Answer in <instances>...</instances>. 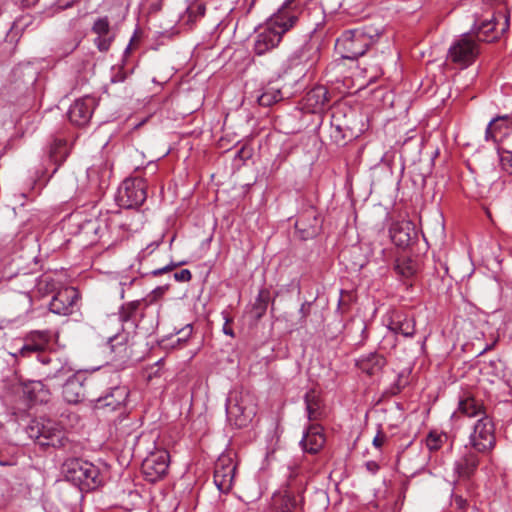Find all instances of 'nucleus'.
I'll return each instance as SVG.
<instances>
[{
	"instance_id": "45",
	"label": "nucleus",
	"mask_w": 512,
	"mask_h": 512,
	"mask_svg": "<svg viewBox=\"0 0 512 512\" xmlns=\"http://www.w3.org/2000/svg\"><path fill=\"white\" fill-rule=\"evenodd\" d=\"M365 467L372 474H376L380 468L379 464L375 461H367Z\"/></svg>"
},
{
	"instance_id": "26",
	"label": "nucleus",
	"mask_w": 512,
	"mask_h": 512,
	"mask_svg": "<svg viewBox=\"0 0 512 512\" xmlns=\"http://www.w3.org/2000/svg\"><path fill=\"white\" fill-rule=\"evenodd\" d=\"M512 125V119L509 115L497 116L493 118L486 128V139L496 140L498 134L504 135L506 130Z\"/></svg>"
},
{
	"instance_id": "39",
	"label": "nucleus",
	"mask_w": 512,
	"mask_h": 512,
	"mask_svg": "<svg viewBox=\"0 0 512 512\" xmlns=\"http://www.w3.org/2000/svg\"><path fill=\"white\" fill-rule=\"evenodd\" d=\"M500 164L503 171L512 175V152L504 151L500 155Z\"/></svg>"
},
{
	"instance_id": "40",
	"label": "nucleus",
	"mask_w": 512,
	"mask_h": 512,
	"mask_svg": "<svg viewBox=\"0 0 512 512\" xmlns=\"http://www.w3.org/2000/svg\"><path fill=\"white\" fill-rule=\"evenodd\" d=\"M192 332H193V327L191 324H187L186 326H184L183 328H181L177 334L181 335L179 338H177V343L178 344H183V343H186V341L188 340V338L192 335Z\"/></svg>"
},
{
	"instance_id": "41",
	"label": "nucleus",
	"mask_w": 512,
	"mask_h": 512,
	"mask_svg": "<svg viewBox=\"0 0 512 512\" xmlns=\"http://www.w3.org/2000/svg\"><path fill=\"white\" fill-rule=\"evenodd\" d=\"M173 277L177 282H188L191 280L192 274L190 270L182 269L178 272H175Z\"/></svg>"
},
{
	"instance_id": "47",
	"label": "nucleus",
	"mask_w": 512,
	"mask_h": 512,
	"mask_svg": "<svg viewBox=\"0 0 512 512\" xmlns=\"http://www.w3.org/2000/svg\"><path fill=\"white\" fill-rule=\"evenodd\" d=\"M96 226V221H93V220H87L82 228L83 229H93L95 233H97V228L95 227Z\"/></svg>"
},
{
	"instance_id": "48",
	"label": "nucleus",
	"mask_w": 512,
	"mask_h": 512,
	"mask_svg": "<svg viewBox=\"0 0 512 512\" xmlns=\"http://www.w3.org/2000/svg\"><path fill=\"white\" fill-rule=\"evenodd\" d=\"M455 504L458 508L460 509H464L465 506H466V500L463 499L461 496H456L455 497Z\"/></svg>"
},
{
	"instance_id": "28",
	"label": "nucleus",
	"mask_w": 512,
	"mask_h": 512,
	"mask_svg": "<svg viewBox=\"0 0 512 512\" xmlns=\"http://www.w3.org/2000/svg\"><path fill=\"white\" fill-rule=\"evenodd\" d=\"M106 347L111 353L118 357H123L127 351L128 334L125 332H116L115 334L107 336Z\"/></svg>"
},
{
	"instance_id": "9",
	"label": "nucleus",
	"mask_w": 512,
	"mask_h": 512,
	"mask_svg": "<svg viewBox=\"0 0 512 512\" xmlns=\"http://www.w3.org/2000/svg\"><path fill=\"white\" fill-rule=\"evenodd\" d=\"M94 384V378H87L85 375L80 373L73 374L63 385V398L70 404L80 403L86 397L87 387H91Z\"/></svg>"
},
{
	"instance_id": "58",
	"label": "nucleus",
	"mask_w": 512,
	"mask_h": 512,
	"mask_svg": "<svg viewBox=\"0 0 512 512\" xmlns=\"http://www.w3.org/2000/svg\"><path fill=\"white\" fill-rule=\"evenodd\" d=\"M300 311L303 313L304 312V305H302Z\"/></svg>"
},
{
	"instance_id": "4",
	"label": "nucleus",
	"mask_w": 512,
	"mask_h": 512,
	"mask_svg": "<svg viewBox=\"0 0 512 512\" xmlns=\"http://www.w3.org/2000/svg\"><path fill=\"white\" fill-rule=\"evenodd\" d=\"M28 436L41 446L61 448L68 439L62 427L51 419L38 418L32 420L26 428Z\"/></svg>"
},
{
	"instance_id": "12",
	"label": "nucleus",
	"mask_w": 512,
	"mask_h": 512,
	"mask_svg": "<svg viewBox=\"0 0 512 512\" xmlns=\"http://www.w3.org/2000/svg\"><path fill=\"white\" fill-rule=\"evenodd\" d=\"M97 106V101L92 96H85L74 101L68 110L70 122L76 126H86Z\"/></svg>"
},
{
	"instance_id": "22",
	"label": "nucleus",
	"mask_w": 512,
	"mask_h": 512,
	"mask_svg": "<svg viewBox=\"0 0 512 512\" xmlns=\"http://www.w3.org/2000/svg\"><path fill=\"white\" fill-rule=\"evenodd\" d=\"M387 328L394 334L412 337L415 333V321L406 315L396 313L390 318Z\"/></svg>"
},
{
	"instance_id": "49",
	"label": "nucleus",
	"mask_w": 512,
	"mask_h": 512,
	"mask_svg": "<svg viewBox=\"0 0 512 512\" xmlns=\"http://www.w3.org/2000/svg\"><path fill=\"white\" fill-rule=\"evenodd\" d=\"M502 17L504 19V22L502 23L501 27V34L504 33L509 27V18L505 15H503Z\"/></svg>"
},
{
	"instance_id": "8",
	"label": "nucleus",
	"mask_w": 512,
	"mask_h": 512,
	"mask_svg": "<svg viewBox=\"0 0 512 512\" xmlns=\"http://www.w3.org/2000/svg\"><path fill=\"white\" fill-rule=\"evenodd\" d=\"M226 414L228 421L237 428L248 425L255 415V410L247 403V396L241 392H231L226 400Z\"/></svg>"
},
{
	"instance_id": "21",
	"label": "nucleus",
	"mask_w": 512,
	"mask_h": 512,
	"mask_svg": "<svg viewBox=\"0 0 512 512\" xmlns=\"http://www.w3.org/2000/svg\"><path fill=\"white\" fill-rule=\"evenodd\" d=\"M304 403L309 421H320L326 416L325 406L319 393L311 389L305 393Z\"/></svg>"
},
{
	"instance_id": "25",
	"label": "nucleus",
	"mask_w": 512,
	"mask_h": 512,
	"mask_svg": "<svg viewBox=\"0 0 512 512\" xmlns=\"http://www.w3.org/2000/svg\"><path fill=\"white\" fill-rule=\"evenodd\" d=\"M392 241L398 246H406L414 234V226L409 221L397 222L390 228Z\"/></svg>"
},
{
	"instance_id": "16",
	"label": "nucleus",
	"mask_w": 512,
	"mask_h": 512,
	"mask_svg": "<svg viewBox=\"0 0 512 512\" xmlns=\"http://www.w3.org/2000/svg\"><path fill=\"white\" fill-rule=\"evenodd\" d=\"M326 438L320 424H310L300 441L304 452L317 454L323 448Z\"/></svg>"
},
{
	"instance_id": "17",
	"label": "nucleus",
	"mask_w": 512,
	"mask_h": 512,
	"mask_svg": "<svg viewBox=\"0 0 512 512\" xmlns=\"http://www.w3.org/2000/svg\"><path fill=\"white\" fill-rule=\"evenodd\" d=\"M318 49L309 41L295 49L288 57L289 68L298 66H312L318 57Z\"/></svg>"
},
{
	"instance_id": "38",
	"label": "nucleus",
	"mask_w": 512,
	"mask_h": 512,
	"mask_svg": "<svg viewBox=\"0 0 512 512\" xmlns=\"http://www.w3.org/2000/svg\"><path fill=\"white\" fill-rule=\"evenodd\" d=\"M343 0H319L325 13H334L342 6Z\"/></svg>"
},
{
	"instance_id": "20",
	"label": "nucleus",
	"mask_w": 512,
	"mask_h": 512,
	"mask_svg": "<svg viewBox=\"0 0 512 512\" xmlns=\"http://www.w3.org/2000/svg\"><path fill=\"white\" fill-rule=\"evenodd\" d=\"M49 340L48 334L46 332H35L31 335L28 342L20 349L19 353L23 357L30 356L31 353L41 352L45 346L47 345ZM38 359L46 364L50 362V358L43 355H38Z\"/></svg>"
},
{
	"instance_id": "52",
	"label": "nucleus",
	"mask_w": 512,
	"mask_h": 512,
	"mask_svg": "<svg viewBox=\"0 0 512 512\" xmlns=\"http://www.w3.org/2000/svg\"><path fill=\"white\" fill-rule=\"evenodd\" d=\"M223 332L226 334V335H230V336H233L234 333H233V330L229 327H227V325H225L223 327Z\"/></svg>"
},
{
	"instance_id": "18",
	"label": "nucleus",
	"mask_w": 512,
	"mask_h": 512,
	"mask_svg": "<svg viewBox=\"0 0 512 512\" xmlns=\"http://www.w3.org/2000/svg\"><path fill=\"white\" fill-rule=\"evenodd\" d=\"M92 32L97 35L94 44L101 52L109 50L114 40V33L111 31L108 17H100L95 20L92 26Z\"/></svg>"
},
{
	"instance_id": "13",
	"label": "nucleus",
	"mask_w": 512,
	"mask_h": 512,
	"mask_svg": "<svg viewBox=\"0 0 512 512\" xmlns=\"http://www.w3.org/2000/svg\"><path fill=\"white\" fill-rule=\"evenodd\" d=\"M236 472V465L231 458L221 456L215 464L214 483L222 493L231 490Z\"/></svg>"
},
{
	"instance_id": "53",
	"label": "nucleus",
	"mask_w": 512,
	"mask_h": 512,
	"mask_svg": "<svg viewBox=\"0 0 512 512\" xmlns=\"http://www.w3.org/2000/svg\"><path fill=\"white\" fill-rule=\"evenodd\" d=\"M118 319H119V317H118V318H115V317H114V318H108L106 322H107L108 324H111V323H117V325H120V322H121V321H119Z\"/></svg>"
},
{
	"instance_id": "29",
	"label": "nucleus",
	"mask_w": 512,
	"mask_h": 512,
	"mask_svg": "<svg viewBox=\"0 0 512 512\" xmlns=\"http://www.w3.org/2000/svg\"><path fill=\"white\" fill-rule=\"evenodd\" d=\"M496 31V22L495 18L492 17L490 20H484L479 25L475 24L473 32L476 34L477 38L481 41L490 42L499 37V34H492Z\"/></svg>"
},
{
	"instance_id": "35",
	"label": "nucleus",
	"mask_w": 512,
	"mask_h": 512,
	"mask_svg": "<svg viewBox=\"0 0 512 512\" xmlns=\"http://www.w3.org/2000/svg\"><path fill=\"white\" fill-rule=\"evenodd\" d=\"M269 292L265 290H261L255 299V302L252 307V311L257 318H260L264 315L267 310L269 303Z\"/></svg>"
},
{
	"instance_id": "50",
	"label": "nucleus",
	"mask_w": 512,
	"mask_h": 512,
	"mask_svg": "<svg viewBox=\"0 0 512 512\" xmlns=\"http://www.w3.org/2000/svg\"><path fill=\"white\" fill-rule=\"evenodd\" d=\"M98 170L95 167H91L87 170V176L88 178H92L97 174Z\"/></svg>"
},
{
	"instance_id": "31",
	"label": "nucleus",
	"mask_w": 512,
	"mask_h": 512,
	"mask_svg": "<svg viewBox=\"0 0 512 512\" xmlns=\"http://www.w3.org/2000/svg\"><path fill=\"white\" fill-rule=\"evenodd\" d=\"M417 263L407 257L397 258L394 265V270L402 278H411L417 272Z\"/></svg>"
},
{
	"instance_id": "36",
	"label": "nucleus",
	"mask_w": 512,
	"mask_h": 512,
	"mask_svg": "<svg viewBox=\"0 0 512 512\" xmlns=\"http://www.w3.org/2000/svg\"><path fill=\"white\" fill-rule=\"evenodd\" d=\"M138 307H139V302L138 301H132V302H129L125 305H123L119 311V321H121V323H128L130 322L131 320H133L137 310H138Z\"/></svg>"
},
{
	"instance_id": "27",
	"label": "nucleus",
	"mask_w": 512,
	"mask_h": 512,
	"mask_svg": "<svg viewBox=\"0 0 512 512\" xmlns=\"http://www.w3.org/2000/svg\"><path fill=\"white\" fill-rule=\"evenodd\" d=\"M283 99L281 88L274 83H269L262 88L261 94L257 97L259 105L269 107Z\"/></svg>"
},
{
	"instance_id": "23",
	"label": "nucleus",
	"mask_w": 512,
	"mask_h": 512,
	"mask_svg": "<svg viewBox=\"0 0 512 512\" xmlns=\"http://www.w3.org/2000/svg\"><path fill=\"white\" fill-rule=\"evenodd\" d=\"M356 365L358 368L366 373L367 375H376L386 365V359L378 353H370L368 355L361 356Z\"/></svg>"
},
{
	"instance_id": "10",
	"label": "nucleus",
	"mask_w": 512,
	"mask_h": 512,
	"mask_svg": "<svg viewBox=\"0 0 512 512\" xmlns=\"http://www.w3.org/2000/svg\"><path fill=\"white\" fill-rule=\"evenodd\" d=\"M169 453L166 450H159L150 453L142 462V472L149 482H156L168 471Z\"/></svg>"
},
{
	"instance_id": "1",
	"label": "nucleus",
	"mask_w": 512,
	"mask_h": 512,
	"mask_svg": "<svg viewBox=\"0 0 512 512\" xmlns=\"http://www.w3.org/2000/svg\"><path fill=\"white\" fill-rule=\"evenodd\" d=\"M303 12L302 0H285L267 21L266 26L257 33L254 41V52L264 55L281 42L282 36L299 20Z\"/></svg>"
},
{
	"instance_id": "44",
	"label": "nucleus",
	"mask_w": 512,
	"mask_h": 512,
	"mask_svg": "<svg viewBox=\"0 0 512 512\" xmlns=\"http://www.w3.org/2000/svg\"><path fill=\"white\" fill-rule=\"evenodd\" d=\"M385 440H386V435L383 434L382 432H378L377 435L373 439V445L376 448H380L384 444Z\"/></svg>"
},
{
	"instance_id": "46",
	"label": "nucleus",
	"mask_w": 512,
	"mask_h": 512,
	"mask_svg": "<svg viewBox=\"0 0 512 512\" xmlns=\"http://www.w3.org/2000/svg\"><path fill=\"white\" fill-rule=\"evenodd\" d=\"M17 4L22 6L23 8H29L34 6L38 0H14Z\"/></svg>"
},
{
	"instance_id": "14",
	"label": "nucleus",
	"mask_w": 512,
	"mask_h": 512,
	"mask_svg": "<svg viewBox=\"0 0 512 512\" xmlns=\"http://www.w3.org/2000/svg\"><path fill=\"white\" fill-rule=\"evenodd\" d=\"M127 397L128 390L125 386H114L92 401L94 402L95 409L114 411L125 403Z\"/></svg>"
},
{
	"instance_id": "11",
	"label": "nucleus",
	"mask_w": 512,
	"mask_h": 512,
	"mask_svg": "<svg viewBox=\"0 0 512 512\" xmlns=\"http://www.w3.org/2000/svg\"><path fill=\"white\" fill-rule=\"evenodd\" d=\"M322 228V220L315 207L304 210L295 222V229L302 240L316 237Z\"/></svg>"
},
{
	"instance_id": "32",
	"label": "nucleus",
	"mask_w": 512,
	"mask_h": 512,
	"mask_svg": "<svg viewBox=\"0 0 512 512\" xmlns=\"http://www.w3.org/2000/svg\"><path fill=\"white\" fill-rule=\"evenodd\" d=\"M69 155L68 143L64 139H55L50 148V158L53 162L61 164Z\"/></svg>"
},
{
	"instance_id": "3",
	"label": "nucleus",
	"mask_w": 512,
	"mask_h": 512,
	"mask_svg": "<svg viewBox=\"0 0 512 512\" xmlns=\"http://www.w3.org/2000/svg\"><path fill=\"white\" fill-rule=\"evenodd\" d=\"M62 473L68 482L80 491L89 492L102 484L100 471L93 463L79 458H69L62 465Z\"/></svg>"
},
{
	"instance_id": "54",
	"label": "nucleus",
	"mask_w": 512,
	"mask_h": 512,
	"mask_svg": "<svg viewBox=\"0 0 512 512\" xmlns=\"http://www.w3.org/2000/svg\"><path fill=\"white\" fill-rule=\"evenodd\" d=\"M42 387H43V384L41 382H34L32 390L35 391L37 389H42Z\"/></svg>"
},
{
	"instance_id": "37",
	"label": "nucleus",
	"mask_w": 512,
	"mask_h": 512,
	"mask_svg": "<svg viewBox=\"0 0 512 512\" xmlns=\"http://www.w3.org/2000/svg\"><path fill=\"white\" fill-rule=\"evenodd\" d=\"M446 439H447L446 434L430 432L426 438V446L430 451H437L442 447L443 442Z\"/></svg>"
},
{
	"instance_id": "5",
	"label": "nucleus",
	"mask_w": 512,
	"mask_h": 512,
	"mask_svg": "<svg viewBox=\"0 0 512 512\" xmlns=\"http://www.w3.org/2000/svg\"><path fill=\"white\" fill-rule=\"evenodd\" d=\"M480 49L474 36L470 33H464L455 39L448 50V60L459 68H467L474 63L479 55Z\"/></svg>"
},
{
	"instance_id": "56",
	"label": "nucleus",
	"mask_w": 512,
	"mask_h": 512,
	"mask_svg": "<svg viewBox=\"0 0 512 512\" xmlns=\"http://www.w3.org/2000/svg\"><path fill=\"white\" fill-rule=\"evenodd\" d=\"M0 465L7 466V465H9V463L0 459Z\"/></svg>"
},
{
	"instance_id": "15",
	"label": "nucleus",
	"mask_w": 512,
	"mask_h": 512,
	"mask_svg": "<svg viewBox=\"0 0 512 512\" xmlns=\"http://www.w3.org/2000/svg\"><path fill=\"white\" fill-rule=\"evenodd\" d=\"M78 299V292L73 287H66L59 290L53 296L49 304V309L57 315H69L73 311V306Z\"/></svg>"
},
{
	"instance_id": "33",
	"label": "nucleus",
	"mask_w": 512,
	"mask_h": 512,
	"mask_svg": "<svg viewBox=\"0 0 512 512\" xmlns=\"http://www.w3.org/2000/svg\"><path fill=\"white\" fill-rule=\"evenodd\" d=\"M327 94L328 92L325 87H316L308 92L307 101L314 108H323L329 102Z\"/></svg>"
},
{
	"instance_id": "30",
	"label": "nucleus",
	"mask_w": 512,
	"mask_h": 512,
	"mask_svg": "<svg viewBox=\"0 0 512 512\" xmlns=\"http://www.w3.org/2000/svg\"><path fill=\"white\" fill-rule=\"evenodd\" d=\"M206 6L203 2L197 0L191 3L187 9L185 15L182 17V21L192 27L200 18L205 15Z\"/></svg>"
},
{
	"instance_id": "51",
	"label": "nucleus",
	"mask_w": 512,
	"mask_h": 512,
	"mask_svg": "<svg viewBox=\"0 0 512 512\" xmlns=\"http://www.w3.org/2000/svg\"><path fill=\"white\" fill-rule=\"evenodd\" d=\"M124 79H125V76H124L123 74H121V75H116V76L112 77V78H111V81H112L113 83H115V82H121V81H123Z\"/></svg>"
},
{
	"instance_id": "7",
	"label": "nucleus",
	"mask_w": 512,
	"mask_h": 512,
	"mask_svg": "<svg viewBox=\"0 0 512 512\" xmlns=\"http://www.w3.org/2000/svg\"><path fill=\"white\" fill-rule=\"evenodd\" d=\"M495 443L494 423L487 414H483L473 425L469 435V446L477 453L487 454L494 448Z\"/></svg>"
},
{
	"instance_id": "19",
	"label": "nucleus",
	"mask_w": 512,
	"mask_h": 512,
	"mask_svg": "<svg viewBox=\"0 0 512 512\" xmlns=\"http://www.w3.org/2000/svg\"><path fill=\"white\" fill-rule=\"evenodd\" d=\"M478 454L475 450H469L455 462L454 471L458 477L468 479L475 473L480 463Z\"/></svg>"
},
{
	"instance_id": "34",
	"label": "nucleus",
	"mask_w": 512,
	"mask_h": 512,
	"mask_svg": "<svg viewBox=\"0 0 512 512\" xmlns=\"http://www.w3.org/2000/svg\"><path fill=\"white\" fill-rule=\"evenodd\" d=\"M297 476L296 468H291L290 474H289V488L292 490L293 483L292 478ZM282 501V507L281 512H292L294 509H296L298 502L295 499V497L292 495V491L287 492L284 496L281 497Z\"/></svg>"
},
{
	"instance_id": "2",
	"label": "nucleus",
	"mask_w": 512,
	"mask_h": 512,
	"mask_svg": "<svg viewBox=\"0 0 512 512\" xmlns=\"http://www.w3.org/2000/svg\"><path fill=\"white\" fill-rule=\"evenodd\" d=\"M379 36V30L372 26L346 30L337 39L336 47L344 59L355 60L363 56Z\"/></svg>"
},
{
	"instance_id": "6",
	"label": "nucleus",
	"mask_w": 512,
	"mask_h": 512,
	"mask_svg": "<svg viewBox=\"0 0 512 512\" xmlns=\"http://www.w3.org/2000/svg\"><path fill=\"white\" fill-rule=\"evenodd\" d=\"M147 198V183L141 177L127 178L118 188L116 201L119 207L138 208Z\"/></svg>"
},
{
	"instance_id": "24",
	"label": "nucleus",
	"mask_w": 512,
	"mask_h": 512,
	"mask_svg": "<svg viewBox=\"0 0 512 512\" xmlns=\"http://www.w3.org/2000/svg\"><path fill=\"white\" fill-rule=\"evenodd\" d=\"M458 411L468 417H482L487 414L482 401L470 394H464L459 399Z\"/></svg>"
},
{
	"instance_id": "55",
	"label": "nucleus",
	"mask_w": 512,
	"mask_h": 512,
	"mask_svg": "<svg viewBox=\"0 0 512 512\" xmlns=\"http://www.w3.org/2000/svg\"><path fill=\"white\" fill-rule=\"evenodd\" d=\"M63 370H64V368H63V367H61L60 369H58V370H57V372H56L55 374H53V375L48 374L47 376H48V377H57V376H58V373H61Z\"/></svg>"
},
{
	"instance_id": "57",
	"label": "nucleus",
	"mask_w": 512,
	"mask_h": 512,
	"mask_svg": "<svg viewBox=\"0 0 512 512\" xmlns=\"http://www.w3.org/2000/svg\"><path fill=\"white\" fill-rule=\"evenodd\" d=\"M24 297L27 299L29 303H31V298L28 295H24Z\"/></svg>"
},
{
	"instance_id": "43",
	"label": "nucleus",
	"mask_w": 512,
	"mask_h": 512,
	"mask_svg": "<svg viewBox=\"0 0 512 512\" xmlns=\"http://www.w3.org/2000/svg\"><path fill=\"white\" fill-rule=\"evenodd\" d=\"M166 290H167V287H165V286H159V287L155 288L151 292V294L148 296L149 301L153 302V301L157 300L165 293Z\"/></svg>"
},
{
	"instance_id": "42",
	"label": "nucleus",
	"mask_w": 512,
	"mask_h": 512,
	"mask_svg": "<svg viewBox=\"0 0 512 512\" xmlns=\"http://www.w3.org/2000/svg\"><path fill=\"white\" fill-rule=\"evenodd\" d=\"M177 267V264L171 262L170 264L166 265L165 267L163 268H159V269H155L151 272V274L153 276H159V275H162L164 273H168V272H171L172 270H174L175 268Z\"/></svg>"
}]
</instances>
